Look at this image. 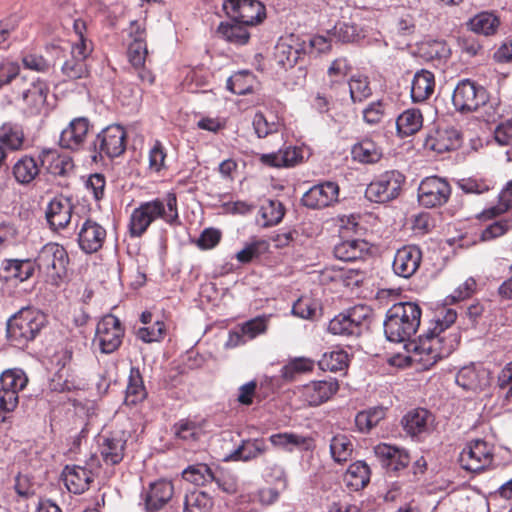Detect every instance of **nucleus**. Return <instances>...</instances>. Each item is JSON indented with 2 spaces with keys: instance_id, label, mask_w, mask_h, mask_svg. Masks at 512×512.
<instances>
[{
  "instance_id": "f257e3e1",
  "label": "nucleus",
  "mask_w": 512,
  "mask_h": 512,
  "mask_svg": "<svg viewBox=\"0 0 512 512\" xmlns=\"http://www.w3.org/2000/svg\"><path fill=\"white\" fill-rule=\"evenodd\" d=\"M420 319L421 309L416 303H396L386 313L384 333L391 342H405L404 359L407 365L416 364L421 369H429L457 348L460 336L455 329H451L457 313L452 308H441L426 334L411 340L420 326Z\"/></svg>"
},
{
  "instance_id": "f03ea898",
  "label": "nucleus",
  "mask_w": 512,
  "mask_h": 512,
  "mask_svg": "<svg viewBox=\"0 0 512 512\" xmlns=\"http://www.w3.org/2000/svg\"><path fill=\"white\" fill-rule=\"evenodd\" d=\"M158 219L170 226L180 224L178 201L175 193L170 192L162 198L142 202L134 208L127 224L130 237H142L150 225Z\"/></svg>"
},
{
  "instance_id": "7ed1b4c3",
  "label": "nucleus",
  "mask_w": 512,
  "mask_h": 512,
  "mask_svg": "<svg viewBox=\"0 0 512 512\" xmlns=\"http://www.w3.org/2000/svg\"><path fill=\"white\" fill-rule=\"evenodd\" d=\"M46 316L35 308H23L7 322V338L10 344L24 348L35 339L45 326Z\"/></svg>"
},
{
  "instance_id": "20e7f679",
  "label": "nucleus",
  "mask_w": 512,
  "mask_h": 512,
  "mask_svg": "<svg viewBox=\"0 0 512 512\" xmlns=\"http://www.w3.org/2000/svg\"><path fill=\"white\" fill-rule=\"evenodd\" d=\"M68 263L69 257L65 248L57 243L44 245L34 261L39 272L54 285L65 276Z\"/></svg>"
},
{
  "instance_id": "39448f33",
  "label": "nucleus",
  "mask_w": 512,
  "mask_h": 512,
  "mask_svg": "<svg viewBox=\"0 0 512 512\" xmlns=\"http://www.w3.org/2000/svg\"><path fill=\"white\" fill-rule=\"evenodd\" d=\"M405 177L398 171H386L375 177L367 186L365 196L369 201L385 203L397 198Z\"/></svg>"
},
{
  "instance_id": "423d86ee",
  "label": "nucleus",
  "mask_w": 512,
  "mask_h": 512,
  "mask_svg": "<svg viewBox=\"0 0 512 512\" xmlns=\"http://www.w3.org/2000/svg\"><path fill=\"white\" fill-rule=\"evenodd\" d=\"M125 329L120 320L112 315L104 316L97 324L93 345L103 354H111L121 346Z\"/></svg>"
},
{
  "instance_id": "0eeeda50",
  "label": "nucleus",
  "mask_w": 512,
  "mask_h": 512,
  "mask_svg": "<svg viewBox=\"0 0 512 512\" xmlns=\"http://www.w3.org/2000/svg\"><path fill=\"white\" fill-rule=\"evenodd\" d=\"M494 461V446L483 440L469 441L459 455L461 466L471 472H480L489 468Z\"/></svg>"
},
{
  "instance_id": "6e6552de",
  "label": "nucleus",
  "mask_w": 512,
  "mask_h": 512,
  "mask_svg": "<svg viewBox=\"0 0 512 512\" xmlns=\"http://www.w3.org/2000/svg\"><path fill=\"white\" fill-rule=\"evenodd\" d=\"M223 10L231 21L247 27L257 25L266 18V8L259 0H225Z\"/></svg>"
},
{
  "instance_id": "1a4fd4ad",
  "label": "nucleus",
  "mask_w": 512,
  "mask_h": 512,
  "mask_svg": "<svg viewBox=\"0 0 512 512\" xmlns=\"http://www.w3.org/2000/svg\"><path fill=\"white\" fill-rule=\"evenodd\" d=\"M487 101L488 93L486 89L468 79L460 81L452 95L455 109L462 113L477 111Z\"/></svg>"
},
{
  "instance_id": "9d476101",
  "label": "nucleus",
  "mask_w": 512,
  "mask_h": 512,
  "mask_svg": "<svg viewBox=\"0 0 512 512\" xmlns=\"http://www.w3.org/2000/svg\"><path fill=\"white\" fill-rule=\"evenodd\" d=\"M333 35L342 42L364 41L368 45L387 46L382 34L369 25L339 22L333 28Z\"/></svg>"
},
{
  "instance_id": "9b49d317",
  "label": "nucleus",
  "mask_w": 512,
  "mask_h": 512,
  "mask_svg": "<svg viewBox=\"0 0 512 512\" xmlns=\"http://www.w3.org/2000/svg\"><path fill=\"white\" fill-rule=\"evenodd\" d=\"M451 194L449 183L440 177L431 176L423 179L418 188V201L426 208L445 204Z\"/></svg>"
},
{
  "instance_id": "f8f14e48",
  "label": "nucleus",
  "mask_w": 512,
  "mask_h": 512,
  "mask_svg": "<svg viewBox=\"0 0 512 512\" xmlns=\"http://www.w3.org/2000/svg\"><path fill=\"white\" fill-rule=\"evenodd\" d=\"M338 382L333 378L311 381L297 388L299 398L309 406H319L328 401L337 391Z\"/></svg>"
},
{
  "instance_id": "ddd939ff",
  "label": "nucleus",
  "mask_w": 512,
  "mask_h": 512,
  "mask_svg": "<svg viewBox=\"0 0 512 512\" xmlns=\"http://www.w3.org/2000/svg\"><path fill=\"white\" fill-rule=\"evenodd\" d=\"M94 146L100 155L118 157L126 148V132L120 125L108 126L97 135Z\"/></svg>"
},
{
  "instance_id": "4468645a",
  "label": "nucleus",
  "mask_w": 512,
  "mask_h": 512,
  "mask_svg": "<svg viewBox=\"0 0 512 512\" xmlns=\"http://www.w3.org/2000/svg\"><path fill=\"white\" fill-rule=\"evenodd\" d=\"M268 450L266 441L262 438L245 439L232 449H225L222 446V452L219 453V458L224 462L229 461H242L248 462L263 455Z\"/></svg>"
},
{
  "instance_id": "2eb2a0df",
  "label": "nucleus",
  "mask_w": 512,
  "mask_h": 512,
  "mask_svg": "<svg viewBox=\"0 0 512 512\" xmlns=\"http://www.w3.org/2000/svg\"><path fill=\"white\" fill-rule=\"evenodd\" d=\"M455 381L464 390L479 392L491 383L490 371L481 365L471 364L462 367L456 374Z\"/></svg>"
},
{
  "instance_id": "dca6fc26",
  "label": "nucleus",
  "mask_w": 512,
  "mask_h": 512,
  "mask_svg": "<svg viewBox=\"0 0 512 512\" xmlns=\"http://www.w3.org/2000/svg\"><path fill=\"white\" fill-rule=\"evenodd\" d=\"M422 252L416 245H405L395 253L392 268L397 276L410 278L420 267Z\"/></svg>"
},
{
  "instance_id": "f3484780",
  "label": "nucleus",
  "mask_w": 512,
  "mask_h": 512,
  "mask_svg": "<svg viewBox=\"0 0 512 512\" xmlns=\"http://www.w3.org/2000/svg\"><path fill=\"white\" fill-rule=\"evenodd\" d=\"M106 229L92 219H86L78 232V243L85 253L91 254L99 251L106 239Z\"/></svg>"
},
{
  "instance_id": "a211bd4d",
  "label": "nucleus",
  "mask_w": 512,
  "mask_h": 512,
  "mask_svg": "<svg viewBox=\"0 0 512 512\" xmlns=\"http://www.w3.org/2000/svg\"><path fill=\"white\" fill-rule=\"evenodd\" d=\"M363 308H353L348 314L335 316L328 325V330L334 335L358 336L362 331V321L366 315L361 314Z\"/></svg>"
},
{
  "instance_id": "6ab92c4d",
  "label": "nucleus",
  "mask_w": 512,
  "mask_h": 512,
  "mask_svg": "<svg viewBox=\"0 0 512 512\" xmlns=\"http://www.w3.org/2000/svg\"><path fill=\"white\" fill-rule=\"evenodd\" d=\"M339 187L334 182H324L311 187L302 197L305 206L313 209L327 207L337 201Z\"/></svg>"
},
{
  "instance_id": "aec40b11",
  "label": "nucleus",
  "mask_w": 512,
  "mask_h": 512,
  "mask_svg": "<svg viewBox=\"0 0 512 512\" xmlns=\"http://www.w3.org/2000/svg\"><path fill=\"white\" fill-rule=\"evenodd\" d=\"M461 136L457 129L450 126L439 127L429 134L425 147L436 153H444L460 146Z\"/></svg>"
},
{
  "instance_id": "412c9836",
  "label": "nucleus",
  "mask_w": 512,
  "mask_h": 512,
  "mask_svg": "<svg viewBox=\"0 0 512 512\" xmlns=\"http://www.w3.org/2000/svg\"><path fill=\"white\" fill-rule=\"evenodd\" d=\"M73 205L69 198L54 197L47 206L46 218L54 230L64 229L71 222Z\"/></svg>"
},
{
  "instance_id": "4be33fe9",
  "label": "nucleus",
  "mask_w": 512,
  "mask_h": 512,
  "mask_svg": "<svg viewBox=\"0 0 512 512\" xmlns=\"http://www.w3.org/2000/svg\"><path fill=\"white\" fill-rule=\"evenodd\" d=\"M89 127L90 123L87 118H74L61 132L59 138L60 146L70 150H78L86 140Z\"/></svg>"
},
{
  "instance_id": "5701e85b",
  "label": "nucleus",
  "mask_w": 512,
  "mask_h": 512,
  "mask_svg": "<svg viewBox=\"0 0 512 512\" xmlns=\"http://www.w3.org/2000/svg\"><path fill=\"white\" fill-rule=\"evenodd\" d=\"M374 453L382 466L391 471L403 469L410 462V457L404 449L386 443L376 445Z\"/></svg>"
},
{
  "instance_id": "b1692460",
  "label": "nucleus",
  "mask_w": 512,
  "mask_h": 512,
  "mask_svg": "<svg viewBox=\"0 0 512 512\" xmlns=\"http://www.w3.org/2000/svg\"><path fill=\"white\" fill-rule=\"evenodd\" d=\"M148 55L146 42L129 43L127 50L128 61L134 71L137 73L142 83L151 85L154 83L155 77L150 69L145 65Z\"/></svg>"
},
{
  "instance_id": "393cba45",
  "label": "nucleus",
  "mask_w": 512,
  "mask_h": 512,
  "mask_svg": "<svg viewBox=\"0 0 512 512\" xmlns=\"http://www.w3.org/2000/svg\"><path fill=\"white\" fill-rule=\"evenodd\" d=\"M126 441L127 437L124 432L104 436L99 446L103 461L109 465L120 463L124 457Z\"/></svg>"
},
{
  "instance_id": "a878e982",
  "label": "nucleus",
  "mask_w": 512,
  "mask_h": 512,
  "mask_svg": "<svg viewBox=\"0 0 512 512\" xmlns=\"http://www.w3.org/2000/svg\"><path fill=\"white\" fill-rule=\"evenodd\" d=\"M173 494L174 487L170 481L158 480L151 483L144 498L147 510H160L171 500Z\"/></svg>"
},
{
  "instance_id": "bb28decb",
  "label": "nucleus",
  "mask_w": 512,
  "mask_h": 512,
  "mask_svg": "<svg viewBox=\"0 0 512 512\" xmlns=\"http://www.w3.org/2000/svg\"><path fill=\"white\" fill-rule=\"evenodd\" d=\"M370 250L368 242L362 239H349L339 242L334 246V256L346 262L363 259Z\"/></svg>"
},
{
  "instance_id": "cd10ccee",
  "label": "nucleus",
  "mask_w": 512,
  "mask_h": 512,
  "mask_svg": "<svg viewBox=\"0 0 512 512\" xmlns=\"http://www.w3.org/2000/svg\"><path fill=\"white\" fill-rule=\"evenodd\" d=\"M433 417L431 413L418 408L408 412L402 419L404 430L412 437L427 433L432 425Z\"/></svg>"
},
{
  "instance_id": "c85d7f7f",
  "label": "nucleus",
  "mask_w": 512,
  "mask_h": 512,
  "mask_svg": "<svg viewBox=\"0 0 512 512\" xmlns=\"http://www.w3.org/2000/svg\"><path fill=\"white\" fill-rule=\"evenodd\" d=\"M63 477L70 492L81 494L89 488L92 481V472L82 466H66Z\"/></svg>"
},
{
  "instance_id": "c756f323",
  "label": "nucleus",
  "mask_w": 512,
  "mask_h": 512,
  "mask_svg": "<svg viewBox=\"0 0 512 512\" xmlns=\"http://www.w3.org/2000/svg\"><path fill=\"white\" fill-rule=\"evenodd\" d=\"M48 91L47 84L39 79L32 82L29 88L23 90L21 98L29 113L36 114L41 111L46 103Z\"/></svg>"
},
{
  "instance_id": "7c9ffc66",
  "label": "nucleus",
  "mask_w": 512,
  "mask_h": 512,
  "mask_svg": "<svg viewBox=\"0 0 512 512\" xmlns=\"http://www.w3.org/2000/svg\"><path fill=\"white\" fill-rule=\"evenodd\" d=\"M435 78L432 72L421 69L414 74L411 85V98L413 102H423L434 92Z\"/></svg>"
},
{
  "instance_id": "2f4dec72",
  "label": "nucleus",
  "mask_w": 512,
  "mask_h": 512,
  "mask_svg": "<svg viewBox=\"0 0 512 512\" xmlns=\"http://www.w3.org/2000/svg\"><path fill=\"white\" fill-rule=\"evenodd\" d=\"M371 470L364 461H356L349 465L344 474V482L352 491H359L370 481Z\"/></svg>"
},
{
  "instance_id": "473e14b6",
  "label": "nucleus",
  "mask_w": 512,
  "mask_h": 512,
  "mask_svg": "<svg viewBox=\"0 0 512 512\" xmlns=\"http://www.w3.org/2000/svg\"><path fill=\"white\" fill-rule=\"evenodd\" d=\"M500 23V19L496 14L483 11L473 16L467 25L476 34L492 36L497 33Z\"/></svg>"
},
{
  "instance_id": "72a5a7b5",
  "label": "nucleus",
  "mask_w": 512,
  "mask_h": 512,
  "mask_svg": "<svg viewBox=\"0 0 512 512\" xmlns=\"http://www.w3.org/2000/svg\"><path fill=\"white\" fill-rule=\"evenodd\" d=\"M351 154L359 163L373 164L382 158L383 151L373 140L366 138L353 145Z\"/></svg>"
},
{
  "instance_id": "f704fd0d",
  "label": "nucleus",
  "mask_w": 512,
  "mask_h": 512,
  "mask_svg": "<svg viewBox=\"0 0 512 512\" xmlns=\"http://www.w3.org/2000/svg\"><path fill=\"white\" fill-rule=\"evenodd\" d=\"M284 216V207L278 200L267 199L260 206L257 223L262 227L277 225Z\"/></svg>"
},
{
  "instance_id": "c9c22d12",
  "label": "nucleus",
  "mask_w": 512,
  "mask_h": 512,
  "mask_svg": "<svg viewBox=\"0 0 512 512\" xmlns=\"http://www.w3.org/2000/svg\"><path fill=\"white\" fill-rule=\"evenodd\" d=\"M423 125V116L418 109H407L396 120L397 132L401 137L411 136Z\"/></svg>"
},
{
  "instance_id": "e433bc0d",
  "label": "nucleus",
  "mask_w": 512,
  "mask_h": 512,
  "mask_svg": "<svg viewBox=\"0 0 512 512\" xmlns=\"http://www.w3.org/2000/svg\"><path fill=\"white\" fill-rule=\"evenodd\" d=\"M34 270L35 264L29 259H10L6 260L3 264V272L6 274L4 277L20 282L29 279L33 275Z\"/></svg>"
},
{
  "instance_id": "4c0bfd02",
  "label": "nucleus",
  "mask_w": 512,
  "mask_h": 512,
  "mask_svg": "<svg viewBox=\"0 0 512 512\" xmlns=\"http://www.w3.org/2000/svg\"><path fill=\"white\" fill-rule=\"evenodd\" d=\"M300 54V49L298 47L293 46L286 41H282L275 47L274 61L279 69L287 71L296 65Z\"/></svg>"
},
{
  "instance_id": "58836bf2",
  "label": "nucleus",
  "mask_w": 512,
  "mask_h": 512,
  "mask_svg": "<svg viewBox=\"0 0 512 512\" xmlns=\"http://www.w3.org/2000/svg\"><path fill=\"white\" fill-rule=\"evenodd\" d=\"M217 32L224 40L235 45H244L250 38L247 26L234 21L221 22Z\"/></svg>"
},
{
  "instance_id": "ea45409f",
  "label": "nucleus",
  "mask_w": 512,
  "mask_h": 512,
  "mask_svg": "<svg viewBox=\"0 0 512 512\" xmlns=\"http://www.w3.org/2000/svg\"><path fill=\"white\" fill-rule=\"evenodd\" d=\"M269 441L277 448L292 452L295 448L308 449L310 439L297 433L283 432L272 434Z\"/></svg>"
},
{
  "instance_id": "a19ab883",
  "label": "nucleus",
  "mask_w": 512,
  "mask_h": 512,
  "mask_svg": "<svg viewBox=\"0 0 512 512\" xmlns=\"http://www.w3.org/2000/svg\"><path fill=\"white\" fill-rule=\"evenodd\" d=\"M27 383L28 378L22 369H7L0 376V388L6 392H13L14 396H19V392Z\"/></svg>"
},
{
  "instance_id": "79ce46f5",
  "label": "nucleus",
  "mask_w": 512,
  "mask_h": 512,
  "mask_svg": "<svg viewBox=\"0 0 512 512\" xmlns=\"http://www.w3.org/2000/svg\"><path fill=\"white\" fill-rule=\"evenodd\" d=\"M12 172L18 183L29 184L39 174V167L34 158L24 156L14 164Z\"/></svg>"
},
{
  "instance_id": "37998d69",
  "label": "nucleus",
  "mask_w": 512,
  "mask_h": 512,
  "mask_svg": "<svg viewBox=\"0 0 512 512\" xmlns=\"http://www.w3.org/2000/svg\"><path fill=\"white\" fill-rule=\"evenodd\" d=\"M354 444L351 437L345 434L335 435L330 441V453L337 463L346 462L352 456Z\"/></svg>"
},
{
  "instance_id": "c03bdc74",
  "label": "nucleus",
  "mask_w": 512,
  "mask_h": 512,
  "mask_svg": "<svg viewBox=\"0 0 512 512\" xmlns=\"http://www.w3.org/2000/svg\"><path fill=\"white\" fill-rule=\"evenodd\" d=\"M39 159L41 164L54 175H62L67 168L71 167V161L68 158L60 157L58 152L53 149L42 150Z\"/></svg>"
},
{
  "instance_id": "a18cd8bd",
  "label": "nucleus",
  "mask_w": 512,
  "mask_h": 512,
  "mask_svg": "<svg viewBox=\"0 0 512 512\" xmlns=\"http://www.w3.org/2000/svg\"><path fill=\"white\" fill-rule=\"evenodd\" d=\"M183 478L197 486H204L211 483L215 479L212 469L203 463H198L187 467L182 472Z\"/></svg>"
},
{
  "instance_id": "49530a36",
  "label": "nucleus",
  "mask_w": 512,
  "mask_h": 512,
  "mask_svg": "<svg viewBox=\"0 0 512 512\" xmlns=\"http://www.w3.org/2000/svg\"><path fill=\"white\" fill-rule=\"evenodd\" d=\"M252 125L258 138H265L270 134L277 133L282 127V122L276 116H265L257 112L253 116Z\"/></svg>"
},
{
  "instance_id": "de8ad7c7",
  "label": "nucleus",
  "mask_w": 512,
  "mask_h": 512,
  "mask_svg": "<svg viewBox=\"0 0 512 512\" xmlns=\"http://www.w3.org/2000/svg\"><path fill=\"white\" fill-rule=\"evenodd\" d=\"M385 415L386 409L384 407H372L357 413L355 423L359 431L369 432L373 427L377 426L382 419H384Z\"/></svg>"
},
{
  "instance_id": "09e8293b",
  "label": "nucleus",
  "mask_w": 512,
  "mask_h": 512,
  "mask_svg": "<svg viewBox=\"0 0 512 512\" xmlns=\"http://www.w3.org/2000/svg\"><path fill=\"white\" fill-rule=\"evenodd\" d=\"M145 396L146 391L139 370L132 369L126 387L125 403L135 405L142 401Z\"/></svg>"
},
{
  "instance_id": "8fccbe9b",
  "label": "nucleus",
  "mask_w": 512,
  "mask_h": 512,
  "mask_svg": "<svg viewBox=\"0 0 512 512\" xmlns=\"http://www.w3.org/2000/svg\"><path fill=\"white\" fill-rule=\"evenodd\" d=\"M318 364L322 370L331 372L341 371L348 365V354L344 350L334 349L325 352L318 361Z\"/></svg>"
},
{
  "instance_id": "3c124183",
  "label": "nucleus",
  "mask_w": 512,
  "mask_h": 512,
  "mask_svg": "<svg viewBox=\"0 0 512 512\" xmlns=\"http://www.w3.org/2000/svg\"><path fill=\"white\" fill-rule=\"evenodd\" d=\"M212 505V499L207 493L195 490L185 496L184 512H210Z\"/></svg>"
},
{
  "instance_id": "603ef678",
  "label": "nucleus",
  "mask_w": 512,
  "mask_h": 512,
  "mask_svg": "<svg viewBox=\"0 0 512 512\" xmlns=\"http://www.w3.org/2000/svg\"><path fill=\"white\" fill-rule=\"evenodd\" d=\"M254 77L248 71L235 73L227 80V88L234 94L244 95L252 92Z\"/></svg>"
},
{
  "instance_id": "864d4df0",
  "label": "nucleus",
  "mask_w": 512,
  "mask_h": 512,
  "mask_svg": "<svg viewBox=\"0 0 512 512\" xmlns=\"http://www.w3.org/2000/svg\"><path fill=\"white\" fill-rule=\"evenodd\" d=\"M24 135L20 127L12 123H4L0 127V142L8 146L11 150L21 148Z\"/></svg>"
},
{
  "instance_id": "5fc2aeb1",
  "label": "nucleus",
  "mask_w": 512,
  "mask_h": 512,
  "mask_svg": "<svg viewBox=\"0 0 512 512\" xmlns=\"http://www.w3.org/2000/svg\"><path fill=\"white\" fill-rule=\"evenodd\" d=\"M512 208V181L508 182L506 187L499 194V204L484 210L480 215V219H491L496 217L508 209Z\"/></svg>"
},
{
  "instance_id": "6e6d98bb",
  "label": "nucleus",
  "mask_w": 512,
  "mask_h": 512,
  "mask_svg": "<svg viewBox=\"0 0 512 512\" xmlns=\"http://www.w3.org/2000/svg\"><path fill=\"white\" fill-rule=\"evenodd\" d=\"M348 86L350 97L353 102H362L371 95L368 78L364 75H353Z\"/></svg>"
},
{
  "instance_id": "4d7b16f0",
  "label": "nucleus",
  "mask_w": 512,
  "mask_h": 512,
  "mask_svg": "<svg viewBox=\"0 0 512 512\" xmlns=\"http://www.w3.org/2000/svg\"><path fill=\"white\" fill-rule=\"evenodd\" d=\"M165 330V323L157 319L149 326L140 327L136 336L145 343L158 342L164 338Z\"/></svg>"
},
{
  "instance_id": "13d9d810",
  "label": "nucleus",
  "mask_w": 512,
  "mask_h": 512,
  "mask_svg": "<svg viewBox=\"0 0 512 512\" xmlns=\"http://www.w3.org/2000/svg\"><path fill=\"white\" fill-rule=\"evenodd\" d=\"M350 67L345 58L335 59L328 68L327 76L329 85L333 88L336 85H341L345 88L344 80L347 76Z\"/></svg>"
},
{
  "instance_id": "bf43d9fd",
  "label": "nucleus",
  "mask_w": 512,
  "mask_h": 512,
  "mask_svg": "<svg viewBox=\"0 0 512 512\" xmlns=\"http://www.w3.org/2000/svg\"><path fill=\"white\" fill-rule=\"evenodd\" d=\"M174 433L184 441H196L202 434V428L193 421L181 420L174 425Z\"/></svg>"
},
{
  "instance_id": "052dcab7",
  "label": "nucleus",
  "mask_w": 512,
  "mask_h": 512,
  "mask_svg": "<svg viewBox=\"0 0 512 512\" xmlns=\"http://www.w3.org/2000/svg\"><path fill=\"white\" fill-rule=\"evenodd\" d=\"M63 74L72 80L80 79L88 75L87 61L71 56L62 66Z\"/></svg>"
},
{
  "instance_id": "680f3d73",
  "label": "nucleus",
  "mask_w": 512,
  "mask_h": 512,
  "mask_svg": "<svg viewBox=\"0 0 512 512\" xmlns=\"http://www.w3.org/2000/svg\"><path fill=\"white\" fill-rule=\"evenodd\" d=\"M262 476L266 482L286 485V473L283 466L272 460L264 461Z\"/></svg>"
},
{
  "instance_id": "e2e57ef3",
  "label": "nucleus",
  "mask_w": 512,
  "mask_h": 512,
  "mask_svg": "<svg viewBox=\"0 0 512 512\" xmlns=\"http://www.w3.org/2000/svg\"><path fill=\"white\" fill-rule=\"evenodd\" d=\"M268 317L259 316L246 321L240 326L242 335L248 340H252L257 336L264 334L267 330Z\"/></svg>"
},
{
  "instance_id": "0e129e2a",
  "label": "nucleus",
  "mask_w": 512,
  "mask_h": 512,
  "mask_svg": "<svg viewBox=\"0 0 512 512\" xmlns=\"http://www.w3.org/2000/svg\"><path fill=\"white\" fill-rule=\"evenodd\" d=\"M457 186L466 194H482L489 191L490 182L485 179L468 177L458 180Z\"/></svg>"
},
{
  "instance_id": "69168bd1",
  "label": "nucleus",
  "mask_w": 512,
  "mask_h": 512,
  "mask_svg": "<svg viewBox=\"0 0 512 512\" xmlns=\"http://www.w3.org/2000/svg\"><path fill=\"white\" fill-rule=\"evenodd\" d=\"M421 10L412 9L402 14L397 22L398 32L402 35H411L415 32L417 19L421 16Z\"/></svg>"
},
{
  "instance_id": "338daca9",
  "label": "nucleus",
  "mask_w": 512,
  "mask_h": 512,
  "mask_svg": "<svg viewBox=\"0 0 512 512\" xmlns=\"http://www.w3.org/2000/svg\"><path fill=\"white\" fill-rule=\"evenodd\" d=\"M166 151L160 141H155L149 151V169L153 172H160L165 165Z\"/></svg>"
},
{
  "instance_id": "774afa93",
  "label": "nucleus",
  "mask_w": 512,
  "mask_h": 512,
  "mask_svg": "<svg viewBox=\"0 0 512 512\" xmlns=\"http://www.w3.org/2000/svg\"><path fill=\"white\" fill-rule=\"evenodd\" d=\"M268 244L264 240H257L247 244L242 250L236 253V259L243 264L249 263L253 258L258 257L261 248H267Z\"/></svg>"
}]
</instances>
